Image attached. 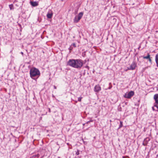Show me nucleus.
<instances>
[{"label": "nucleus", "instance_id": "1", "mask_svg": "<svg viewBox=\"0 0 158 158\" xmlns=\"http://www.w3.org/2000/svg\"><path fill=\"white\" fill-rule=\"evenodd\" d=\"M83 65V61L80 59H70L67 63V65L77 69H80Z\"/></svg>", "mask_w": 158, "mask_h": 158}, {"label": "nucleus", "instance_id": "2", "mask_svg": "<svg viewBox=\"0 0 158 158\" xmlns=\"http://www.w3.org/2000/svg\"><path fill=\"white\" fill-rule=\"evenodd\" d=\"M30 74L31 77L34 79V77L37 76H39L40 73L38 69L35 68H34L30 69Z\"/></svg>", "mask_w": 158, "mask_h": 158}, {"label": "nucleus", "instance_id": "3", "mask_svg": "<svg viewBox=\"0 0 158 158\" xmlns=\"http://www.w3.org/2000/svg\"><path fill=\"white\" fill-rule=\"evenodd\" d=\"M84 14L83 12L79 13L77 15H76L73 19V22L75 23H77L82 17Z\"/></svg>", "mask_w": 158, "mask_h": 158}, {"label": "nucleus", "instance_id": "4", "mask_svg": "<svg viewBox=\"0 0 158 158\" xmlns=\"http://www.w3.org/2000/svg\"><path fill=\"white\" fill-rule=\"evenodd\" d=\"M154 99L155 101L154 106L157 108V110H158V94H156L154 95Z\"/></svg>", "mask_w": 158, "mask_h": 158}, {"label": "nucleus", "instance_id": "5", "mask_svg": "<svg viewBox=\"0 0 158 158\" xmlns=\"http://www.w3.org/2000/svg\"><path fill=\"white\" fill-rule=\"evenodd\" d=\"M134 94V92L132 91L129 92L127 94H125L124 96L127 98H130Z\"/></svg>", "mask_w": 158, "mask_h": 158}, {"label": "nucleus", "instance_id": "6", "mask_svg": "<svg viewBox=\"0 0 158 158\" xmlns=\"http://www.w3.org/2000/svg\"><path fill=\"white\" fill-rule=\"evenodd\" d=\"M150 138L148 137H146L144 139L142 144L144 146H146L148 143V142L150 140Z\"/></svg>", "mask_w": 158, "mask_h": 158}, {"label": "nucleus", "instance_id": "7", "mask_svg": "<svg viewBox=\"0 0 158 158\" xmlns=\"http://www.w3.org/2000/svg\"><path fill=\"white\" fill-rule=\"evenodd\" d=\"M136 66V64L135 61H133L130 66L129 69L131 70L135 69Z\"/></svg>", "mask_w": 158, "mask_h": 158}, {"label": "nucleus", "instance_id": "8", "mask_svg": "<svg viewBox=\"0 0 158 158\" xmlns=\"http://www.w3.org/2000/svg\"><path fill=\"white\" fill-rule=\"evenodd\" d=\"M101 90V87L99 85H96L94 88V91L96 92H98Z\"/></svg>", "mask_w": 158, "mask_h": 158}, {"label": "nucleus", "instance_id": "9", "mask_svg": "<svg viewBox=\"0 0 158 158\" xmlns=\"http://www.w3.org/2000/svg\"><path fill=\"white\" fill-rule=\"evenodd\" d=\"M31 5L34 7L37 6L38 5V3L36 2H32L31 1L30 2Z\"/></svg>", "mask_w": 158, "mask_h": 158}, {"label": "nucleus", "instance_id": "10", "mask_svg": "<svg viewBox=\"0 0 158 158\" xmlns=\"http://www.w3.org/2000/svg\"><path fill=\"white\" fill-rule=\"evenodd\" d=\"M52 13H48L47 15V17L48 19H51L52 18Z\"/></svg>", "mask_w": 158, "mask_h": 158}, {"label": "nucleus", "instance_id": "11", "mask_svg": "<svg viewBox=\"0 0 158 158\" xmlns=\"http://www.w3.org/2000/svg\"><path fill=\"white\" fill-rule=\"evenodd\" d=\"M155 61L156 64L157 66L158 67V53H157L156 55Z\"/></svg>", "mask_w": 158, "mask_h": 158}, {"label": "nucleus", "instance_id": "12", "mask_svg": "<svg viewBox=\"0 0 158 158\" xmlns=\"http://www.w3.org/2000/svg\"><path fill=\"white\" fill-rule=\"evenodd\" d=\"M150 57V55L148 53L147 56H143V58L144 59H148V58H149Z\"/></svg>", "mask_w": 158, "mask_h": 158}, {"label": "nucleus", "instance_id": "13", "mask_svg": "<svg viewBox=\"0 0 158 158\" xmlns=\"http://www.w3.org/2000/svg\"><path fill=\"white\" fill-rule=\"evenodd\" d=\"M120 125H119V127L118 129L120 128L121 127H122L123 126V122L120 121Z\"/></svg>", "mask_w": 158, "mask_h": 158}, {"label": "nucleus", "instance_id": "14", "mask_svg": "<svg viewBox=\"0 0 158 158\" xmlns=\"http://www.w3.org/2000/svg\"><path fill=\"white\" fill-rule=\"evenodd\" d=\"M78 8H77V9L74 10V14L76 15L78 11Z\"/></svg>", "mask_w": 158, "mask_h": 158}, {"label": "nucleus", "instance_id": "15", "mask_svg": "<svg viewBox=\"0 0 158 158\" xmlns=\"http://www.w3.org/2000/svg\"><path fill=\"white\" fill-rule=\"evenodd\" d=\"M82 98V97H80L78 98V101L81 102V99Z\"/></svg>", "mask_w": 158, "mask_h": 158}, {"label": "nucleus", "instance_id": "16", "mask_svg": "<svg viewBox=\"0 0 158 158\" xmlns=\"http://www.w3.org/2000/svg\"><path fill=\"white\" fill-rule=\"evenodd\" d=\"M109 85H110V86L108 87V89H110L112 87V85H111V83H110Z\"/></svg>", "mask_w": 158, "mask_h": 158}, {"label": "nucleus", "instance_id": "17", "mask_svg": "<svg viewBox=\"0 0 158 158\" xmlns=\"http://www.w3.org/2000/svg\"><path fill=\"white\" fill-rule=\"evenodd\" d=\"M76 154L77 155H78L79 154V151L78 150H77V151L76 152Z\"/></svg>", "mask_w": 158, "mask_h": 158}, {"label": "nucleus", "instance_id": "18", "mask_svg": "<svg viewBox=\"0 0 158 158\" xmlns=\"http://www.w3.org/2000/svg\"><path fill=\"white\" fill-rule=\"evenodd\" d=\"M118 110L119 111H121L122 110V108L121 107H118Z\"/></svg>", "mask_w": 158, "mask_h": 158}, {"label": "nucleus", "instance_id": "19", "mask_svg": "<svg viewBox=\"0 0 158 158\" xmlns=\"http://www.w3.org/2000/svg\"><path fill=\"white\" fill-rule=\"evenodd\" d=\"M148 60L150 63H152V60L151 59V58L150 57L149 58H148Z\"/></svg>", "mask_w": 158, "mask_h": 158}, {"label": "nucleus", "instance_id": "20", "mask_svg": "<svg viewBox=\"0 0 158 158\" xmlns=\"http://www.w3.org/2000/svg\"><path fill=\"white\" fill-rule=\"evenodd\" d=\"M123 158H129V157L127 156H123L122 157Z\"/></svg>", "mask_w": 158, "mask_h": 158}, {"label": "nucleus", "instance_id": "21", "mask_svg": "<svg viewBox=\"0 0 158 158\" xmlns=\"http://www.w3.org/2000/svg\"><path fill=\"white\" fill-rule=\"evenodd\" d=\"M9 7H10V9L11 10V9H12V8L13 7V5H10L9 6Z\"/></svg>", "mask_w": 158, "mask_h": 158}, {"label": "nucleus", "instance_id": "22", "mask_svg": "<svg viewBox=\"0 0 158 158\" xmlns=\"http://www.w3.org/2000/svg\"><path fill=\"white\" fill-rule=\"evenodd\" d=\"M73 47H76V44H75L74 43H73Z\"/></svg>", "mask_w": 158, "mask_h": 158}, {"label": "nucleus", "instance_id": "23", "mask_svg": "<svg viewBox=\"0 0 158 158\" xmlns=\"http://www.w3.org/2000/svg\"><path fill=\"white\" fill-rule=\"evenodd\" d=\"M85 68H87L88 69H89V66L87 65L85 66Z\"/></svg>", "mask_w": 158, "mask_h": 158}, {"label": "nucleus", "instance_id": "24", "mask_svg": "<svg viewBox=\"0 0 158 158\" xmlns=\"http://www.w3.org/2000/svg\"><path fill=\"white\" fill-rule=\"evenodd\" d=\"M130 69V67H127V69H126V71H127V70H131V69Z\"/></svg>", "mask_w": 158, "mask_h": 158}, {"label": "nucleus", "instance_id": "25", "mask_svg": "<svg viewBox=\"0 0 158 158\" xmlns=\"http://www.w3.org/2000/svg\"><path fill=\"white\" fill-rule=\"evenodd\" d=\"M21 54L23 56V52H21Z\"/></svg>", "mask_w": 158, "mask_h": 158}, {"label": "nucleus", "instance_id": "26", "mask_svg": "<svg viewBox=\"0 0 158 158\" xmlns=\"http://www.w3.org/2000/svg\"><path fill=\"white\" fill-rule=\"evenodd\" d=\"M53 87L54 89H56V87L55 85H54Z\"/></svg>", "mask_w": 158, "mask_h": 158}, {"label": "nucleus", "instance_id": "27", "mask_svg": "<svg viewBox=\"0 0 158 158\" xmlns=\"http://www.w3.org/2000/svg\"><path fill=\"white\" fill-rule=\"evenodd\" d=\"M82 54H83V56H85V53H84V54H83V53Z\"/></svg>", "mask_w": 158, "mask_h": 158}, {"label": "nucleus", "instance_id": "28", "mask_svg": "<svg viewBox=\"0 0 158 158\" xmlns=\"http://www.w3.org/2000/svg\"><path fill=\"white\" fill-rule=\"evenodd\" d=\"M90 123V121H88L86 123V124H88V123Z\"/></svg>", "mask_w": 158, "mask_h": 158}, {"label": "nucleus", "instance_id": "29", "mask_svg": "<svg viewBox=\"0 0 158 158\" xmlns=\"http://www.w3.org/2000/svg\"><path fill=\"white\" fill-rule=\"evenodd\" d=\"M90 121V122H92L93 121V120H92V119H91L90 121Z\"/></svg>", "mask_w": 158, "mask_h": 158}, {"label": "nucleus", "instance_id": "30", "mask_svg": "<svg viewBox=\"0 0 158 158\" xmlns=\"http://www.w3.org/2000/svg\"><path fill=\"white\" fill-rule=\"evenodd\" d=\"M49 112H50V111H51V110H50V109H49Z\"/></svg>", "mask_w": 158, "mask_h": 158}, {"label": "nucleus", "instance_id": "31", "mask_svg": "<svg viewBox=\"0 0 158 158\" xmlns=\"http://www.w3.org/2000/svg\"><path fill=\"white\" fill-rule=\"evenodd\" d=\"M152 109H153V110H154L153 107H152Z\"/></svg>", "mask_w": 158, "mask_h": 158}]
</instances>
